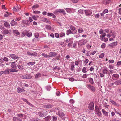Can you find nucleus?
Segmentation results:
<instances>
[{"label": "nucleus", "mask_w": 121, "mask_h": 121, "mask_svg": "<svg viewBox=\"0 0 121 121\" xmlns=\"http://www.w3.org/2000/svg\"><path fill=\"white\" fill-rule=\"evenodd\" d=\"M86 47L88 49H90V48L91 47V46L89 44H87L86 46Z\"/></svg>", "instance_id": "nucleus-59"}, {"label": "nucleus", "mask_w": 121, "mask_h": 121, "mask_svg": "<svg viewBox=\"0 0 121 121\" xmlns=\"http://www.w3.org/2000/svg\"><path fill=\"white\" fill-rule=\"evenodd\" d=\"M22 78L23 79H27L26 76L25 75H24L22 76Z\"/></svg>", "instance_id": "nucleus-56"}, {"label": "nucleus", "mask_w": 121, "mask_h": 121, "mask_svg": "<svg viewBox=\"0 0 121 121\" xmlns=\"http://www.w3.org/2000/svg\"><path fill=\"white\" fill-rule=\"evenodd\" d=\"M30 121H40L38 118H33L30 119Z\"/></svg>", "instance_id": "nucleus-36"}, {"label": "nucleus", "mask_w": 121, "mask_h": 121, "mask_svg": "<svg viewBox=\"0 0 121 121\" xmlns=\"http://www.w3.org/2000/svg\"><path fill=\"white\" fill-rule=\"evenodd\" d=\"M104 56V54L103 53H102L100 54L99 56V58H103Z\"/></svg>", "instance_id": "nucleus-45"}, {"label": "nucleus", "mask_w": 121, "mask_h": 121, "mask_svg": "<svg viewBox=\"0 0 121 121\" xmlns=\"http://www.w3.org/2000/svg\"><path fill=\"white\" fill-rule=\"evenodd\" d=\"M94 103L93 102H91L89 104L88 108L90 110H93L94 109Z\"/></svg>", "instance_id": "nucleus-6"}, {"label": "nucleus", "mask_w": 121, "mask_h": 121, "mask_svg": "<svg viewBox=\"0 0 121 121\" xmlns=\"http://www.w3.org/2000/svg\"><path fill=\"white\" fill-rule=\"evenodd\" d=\"M60 117L63 119L64 120L65 118V116L62 112H61L59 114Z\"/></svg>", "instance_id": "nucleus-18"}, {"label": "nucleus", "mask_w": 121, "mask_h": 121, "mask_svg": "<svg viewBox=\"0 0 121 121\" xmlns=\"http://www.w3.org/2000/svg\"><path fill=\"white\" fill-rule=\"evenodd\" d=\"M9 69L8 68H7L5 69V70L4 71V74H9Z\"/></svg>", "instance_id": "nucleus-28"}, {"label": "nucleus", "mask_w": 121, "mask_h": 121, "mask_svg": "<svg viewBox=\"0 0 121 121\" xmlns=\"http://www.w3.org/2000/svg\"><path fill=\"white\" fill-rule=\"evenodd\" d=\"M11 67L13 68H16L17 67L16 65H15V62H13L12 63L11 65Z\"/></svg>", "instance_id": "nucleus-25"}, {"label": "nucleus", "mask_w": 121, "mask_h": 121, "mask_svg": "<svg viewBox=\"0 0 121 121\" xmlns=\"http://www.w3.org/2000/svg\"><path fill=\"white\" fill-rule=\"evenodd\" d=\"M89 80L91 83L92 84H93V80L92 78H89Z\"/></svg>", "instance_id": "nucleus-47"}, {"label": "nucleus", "mask_w": 121, "mask_h": 121, "mask_svg": "<svg viewBox=\"0 0 121 121\" xmlns=\"http://www.w3.org/2000/svg\"><path fill=\"white\" fill-rule=\"evenodd\" d=\"M119 77V76L118 74H114L112 76V79L114 80H115L118 79Z\"/></svg>", "instance_id": "nucleus-8"}, {"label": "nucleus", "mask_w": 121, "mask_h": 121, "mask_svg": "<svg viewBox=\"0 0 121 121\" xmlns=\"http://www.w3.org/2000/svg\"><path fill=\"white\" fill-rule=\"evenodd\" d=\"M49 57H54L57 55V54L54 52H51L49 54Z\"/></svg>", "instance_id": "nucleus-11"}, {"label": "nucleus", "mask_w": 121, "mask_h": 121, "mask_svg": "<svg viewBox=\"0 0 121 121\" xmlns=\"http://www.w3.org/2000/svg\"><path fill=\"white\" fill-rule=\"evenodd\" d=\"M76 33L77 31H75L72 32L71 30L69 29L67 31L66 34L67 35H69L71 33L74 34Z\"/></svg>", "instance_id": "nucleus-15"}, {"label": "nucleus", "mask_w": 121, "mask_h": 121, "mask_svg": "<svg viewBox=\"0 0 121 121\" xmlns=\"http://www.w3.org/2000/svg\"><path fill=\"white\" fill-rule=\"evenodd\" d=\"M39 35V34L37 33H35V36L36 38H38Z\"/></svg>", "instance_id": "nucleus-60"}, {"label": "nucleus", "mask_w": 121, "mask_h": 121, "mask_svg": "<svg viewBox=\"0 0 121 121\" xmlns=\"http://www.w3.org/2000/svg\"><path fill=\"white\" fill-rule=\"evenodd\" d=\"M60 37H63L65 35L64 33L63 32H61L60 33Z\"/></svg>", "instance_id": "nucleus-46"}, {"label": "nucleus", "mask_w": 121, "mask_h": 121, "mask_svg": "<svg viewBox=\"0 0 121 121\" xmlns=\"http://www.w3.org/2000/svg\"><path fill=\"white\" fill-rule=\"evenodd\" d=\"M17 22L14 21L13 19L12 20L10 24L12 26H14L17 24Z\"/></svg>", "instance_id": "nucleus-23"}, {"label": "nucleus", "mask_w": 121, "mask_h": 121, "mask_svg": "<svg viewBox=\"0 0 121 121\" xmlns=\"http://www.w3.org/2000/svg\"><path fill=\"white\" fill-rule=\"evenodd\" d=\"M13 120L14 121H22L21 119L15 116L13 117Z\"/></svg>", "instance_id": "nucleus-17"}, {"label": "nucleus", "mask_w": 121, "mask_h": 121, "mask_svg": "<svg viewBox=\"0 0 121 121\" xmlns=\"http://www.w3.org/2000/svg\"><path fill=\"white\" fill-rule=\"evenodd\" d=\"M33 12L35 14H39L40 12L39 11H33Z\"/></svg>", "instance_id": "nucleus-49"}, {"label": "nucleus", "mask_w": 121, "mask_h": 121, "mask_svg": "<svg viewBox=\"0 0 121 121\" xmlns=\"http://www.w3.org/2000/svg\"><path fill=\"white\" fill-rule=\"evenodd\" d=\"M95 113L97 114V115L98 116H100L102 115V113L100 111L98 112H95Z\"/></svg>", "instance_id": "nucleus-41"}, {"label": "nucleus", "mask_w": 121, "mask_h": 121, "mask_svg": "<svg viewBox=\"0 0 121 121\" xmlns=\"http://www.w3.org/2000/svg\"><path fill=\"white\" fill-rule=\"evenodd\" d=\"M110 1L108 0H104L103 1V3L105 4H107L109 3Z\"/></svg>", "instance_id": "nucleus-31"}, {"label": "nucleus", "mask_w": 121, "mask_h": 121, "mask_svg": "<svg viewBox=\"0 0 121 121\" xmlns=\"http://www.w3.org/2000/svg\"><path fill=\"white\" fill-rule=\"evenodd\" d=\"M58 12L59 13H62L63 14L65 13V12L62 9H56L54 11V13H56Z\"/></svg>", "instance_id": "nucleus-9"}, {"label": "nucleus", "mask_w": 121, "mask_h": 121, "mask_svg": "<svg viewBox=\"0 0 121 121\" xmlns=\"http://www.w3.org/2000/svg\"><path fill=\"white\" fill-rule=\"evenodd\" d=\"M86 67H83L82 69V71L84 73H85L86 72Z\"/></svg>", "instance_id": "nucleus-54"}, {"label": "nucleus", "mask_w": 121, "mask_h": 121, "mask_svg": "<svg viewBox=\"0 0 121 121\" xmlns=\"http://www.w3.org/2000/svg\"><path fill=\"white\" fill-rule=\"evenodd\" d=\"M17 67L18 68L20 69L23 70L24 69L23 66L21 65H17Z\"/></svg>", "instance_id": "nucleus-39"}, {"label": "nucleus", "mask_w": 121, "mask_h": 121, "mask_svg": "<svg viewBox=\"0 0 121 121\" xmlns=\"http://www.w3.org/2000/svg\"><path fill=\"white\" fill-rule=\"evenodd\" d=\"M44 22L49 24H51V22H50V20L46 18H45V19H44Z\"/></svg>", "instance_id": "nucleus-29"}, {"label": "nucleus", "mask_w": 121, "mask_h": 121, "mask_svg": "<svg viewBox=\"0 0 121 121\" xmlns=\"http://www.w3.org/2000/svg\"><path fill=\"white\" fill-rule=\"evenodd\" d=\"M39 7V5L38 4H36L34 5L32 7V8H38Z\"/></svg>", "instance_id": "nucleus-50"}, {"label": "nucleus", "mask_w": 121, "mask_h": 121, "mask_svg": "<svg viewBox=\"0 0 121 121\" xmlns=\"http://www.w3.org/2000/svg\"><path fill=\"white\" fill-rule=\"evenodd\" d=\"M4 26L7 28H9L10 25L7 22H5L4 24Z\"/></svg>", "instance_id": "nucleus-30"}, {"label": "nucleus", "mask_w": 121, "mask_h": 121, "mask_svg": "<svg viewBox=\"0 0 121 121\" xmlns=\"http://www.w3.org/2000/svg\"><path fill=\"white\" fill-rule=\"evenodd\" d=\"M78 32L79 33H83L84 31V30L83 28H80L78 30Z\"/></svg>", "instance_id": "nucleus-33"}, {"label": "nucleus", "mask_w": 121, "mask_h": 121, "mask_svg": "<svg viewBox=\"0 0 121 121\" xmlns=\"http://www.w3.org/2000/svg\"><path fill=\"white\" fill-rule=\"evenodd\" d=\"M32 35V34L31 33H29L27 35V36L28 37H31Z\"/></svg>", "instance_id": "nucleus-57"}, {"label": "nucleus", "mask_w": 121, "mask_h": 121, "mask_svg": "<svg viewBox=\"0 0 121 121\" xmlns=\"http://www.w3.org/2000/svg\"><path fill=\"white\" fill-rule=\"evenodd\" d=\"M89 61V60L88 59H86L84 61V64L85 65H86L88 63Z\"/></svg>", "instance_id": "nucleus-40"}, {"label": "nucleus", "mask_w": 121, "mask_h": 121, "mask_svg": "<svg viewBox=\"0 0 121 121\" xmlns=\"http://www.w3.org/2000/svg\"><path fill=\"white\" fill-rule=\"evenodd\" d=\"M11 58L14 60L18 58L19 57L17 56L15 54H11L10 55Z\"/></svg>", "instance_id": "nucleus-10"}, {"label": "nucleus", "mask_w": 121, "mask_h": 121, "mask_svg": "<svg viewBox=\"0 0 121 121\" xmlns=\"http://www.w3.org/2000/svg\"><path fill=\"white\" fill-rule=\"evenodd\" d=\"M115 35L114 33L108 34L107 35V36L109 38V40L110 41L113 40L114 38H115Z\"/></svg>", "instance_id": "nucleus-2"}, {"label": "nucleus", "mask_w": 121, "mask_h": 121, "mask_svg": "<svg viewBox=\"0 0 121 121\" xmlns=\"http://www.w3.org/2000/svg\"><path fill=\"white\" fill-rule=\"evenodd\" d=\"M55 37L57 38H59V34L58 33H56L55 34Z\"/></svg>", "instance_id": "nucleus-62"}, {"label": "nucleus", "mask_w": 121, "mask_h": 121, "mask_svg": "<svg viewBox=\"0 0 121 121\" xmlns=\"http://www.w3.org/2000/svg\"><path fill=\"white\" fill-rule=\"evenodd\" d=\"M23 114L21 113L18 114L17 115V117L21 118L23 116Z\"/></svg>", "instance_id": "nucleus-52"}, {"label": "nucleus", "mask_w": 121, "mask_h": 121, "mask_svg": "<svg viewBox=\"0 0 121 121\" xmlns=\"http://www.w3.org/2000/svg\"><path fill=\"white\" fill-rule=\"evenodd\" d=\"M9 33L8 30L6 29L4 30L3 31V33L5 34H7Z\"/></svg>", "instance_id": "nucleus-44"}, {"label": "nucleus", "mask_w": 121, "mask_h": 121, "mask_svg": "<svg viewBox=\"0 0 121 121\" xmlns=\"http://www.w3.org/2000/svg\"><path fill=\"white\" fill-rule=\"evenodd\" d=\"M21 19V18L20 17H16L15 19V21H19Z\"/></svg>", "instance_id": "nucleus-58"}, {"label": "nucleus", "mask_w": 121, "mask_h": 121, "mask_svg": "<svg viewBox=\"0 0 121 121\" xmlns=\"http://www.w3.org/2000/svg\"><path fill=\"white\" fill-rule=\"evenodd\" d=\"M29 21L28 20L25 21L24 20H22V23L23 24H24V26H25L28 24V22Z\"/></svg>", "instance_id": "nucleus-21"}, {"label": "nucleus", "mask_w": 121, "mask_h": 121, "mask_svg": "<svg viewBox=\"0 0 121 121\" xmlns=\"http://www.w3.org/2000/svg\"><path fill=\"white\" fill-rule=\"evenodd\" d=\"M87 42V41L86 39H83L79 40L78 42V45L82 46L85 45Z\"/></svg>", "instance_id": "nucleus-3"}, {"label": "nucleus", "mask_w": 121, "mask_h": 121, "mask_svg": "<svg viewBox=\"0 0 121 121\" xmlns=\"http://www.w3.org/2000/svg\"><path fill=\"white\" fill-rule=\"evenodd\" d=\"M35 63V62H30L28 63H27V65H34Z\"/></svg>", "instance_id": "nucleus-43"}, {"label": "nucleus", "mask_w": 121, "mask_h": 121, "mask_svg": "<svg viewBox=\"0 0 121 121\" xmlns=\"http://www.w3.org/2000/svg\"><path fill=\"white\" fill-rule=\"evenodd\" d=\"M95 113L100 111V109H99L97 106H96L95 108Z\"/></svg>", "instance_id": "nucleus-34"}, {"label": "nucleus", "mask_w": 121, "mask_h": 121, "mask_svg": "<svg viewBox=\"0 0 121 121\" xmlns=\"http://www.w3.org/2000/svg\"><path fill=\"white\" fill-rule=\"evenodd\" d=\"M13 32L14 33L17 35L20 34V33H19L17 30H14Z\"/></svg>", "instance_id": "nucleus-37"}, {"label": "nucleus", "mask_w": 121, "mask_h": 121, "mask_svg": "<svg viewBox=\"0 0 121 121\" xmlns=\"http://www.w3.org/2000/svg\"><path fill=\"white\" fill-rule=\"evenodd\" d=\"M106 46V44L104 43H103L101 45V48H104Z\"/></svg>", "instance_id": "nucleus-55"}, {"label": "nucleus", "mask_w": 121, "mask_h": 121, "mask_svg": "<svg viewBox=\"0 0 121 121\" xmlns=\"http://www.w3.org/2000/svg\"><path fill=\"white\" fill-rule=\"evenodd\" d=\"M70 28L73 31H75V27L71 25L70 26Z\"/></svg>", "instance_id": "nucleus-51"}, {"label": "nucleus", "mask_w": 121, "mask_h": 121, "mask_svg": "<svg viewBox=\"0 0 121 121\" xmlns=\"http://www.w3.org/2000/svg\"><path fill=\"white\" fill-rule=\"evenodd\" d=\"M47 30H53L54 29L52 28L51 26L49 25H46L45 26Z\"/></svg>", "instance_id": "nucleus-20"}, {"label": "nucleus", "mask_w": 121, "mask_h": 121, "mask_svg": "<svg viewBox=\"0 0 121 121\" xmlns=\"http://www.w3.org/2000/svg\"><path fill=\"white\" fill-rule=\"evenodd\" d=\"M108 13V10L107 9H105L104 10L103 12V13L104 14H105L106 13Z\"/></svg>", "instance_id": "nucleus-53"}, {"label": "nucleus", "mask_w": 121, "mask_h": 121, "mask_svg": "<svg viewBox=\"0 0 121 121\" xmlns=\"http://www.w3.org/2000/svg\"><path fill=\"white\" fill-rule=\"evenodd\" d=\"M51 117L49 116H47L44 118L46 121H49L51 119Z\"/></svg>", "instance_id": "nucleus-24"}, {"label": "nucleus", "mask_w": 121, "mask_h": 121, "mask_svg": "<svg viewBox=\"0 0 121 121\" xmlns=\"http://www.w3.org/2000/svg\"><path fill=\"white\" fill-rule=\"evenodd\" d=\"M118 44V42H115L110 43L108 45L109 46L113 48L115 47Z\"/></svg>", "instance_id": "nucleus-4"}, {"label": "nucleus", "mask_w": 121, "mask_h": 121, "mask_svg": "<svg viewBox=\"0 0 121 121\" xmlns=\"http://www.w3.org/2000/svg\"><path fill=\"white\" fill-rule=\"evenodd\" d=\"M102 112L103 114L105 116L108 117V112L106 111L104 109H102Z\"/></svg>", "instance_id": "nucleus-16"}, {"label": "nucleus", "mask_w": 121, "mask_h": 121, "mask_svg": "<svg viewBox=\"0 0 121 121\" xmlns=\"http://www.w3.org/2000/svg\"><path fill=\"white\" fill-rule=\"evenodd\" d=\"M39 116L42 117H44L46 115V114L43 112H39L38 113Z\"/></svg>", "instance_id": "nucleus-19"}, {"label": "nucleus", "mask_w": 121, "mask_h": 121, "mask_svg": "<svg viewBox=\"0 0 121 121\" xmlns=\"http://www.w3.org/2000/svg\"><path fill=\"white\" fill-rule=\"evenodd\" d=\"M85 12L86 15L87 16L90 15L92 13V12L89 10H85Z\"/></svg>", "instance_id": "nucleus-12"}, {"label": "nucleus", "mask_w": 121, "mask_h": 121, "mask_svg": "<svg viewBox=\"0 0 121 121\" xmlns=\"http://www.w3.org/2000/svg\"><path fill=\"white\" fill-rule=\"evenodd\" d=\"M20 8L19 6H15L13 9V10L15 11H17L19 10Z\"/></svg>", "instance_id": "nucleus-22"}, {"label": "nucleus", "mask_w": 121, "mask_h": 121, "mask_svg": "<svg viewBox=\"0 0 121 121\" xmlns=\"http://www.w3.org/2000/svg\"><path fill=\"white\" fill-rule=\"evenodd\" d=\"M25 90L23 89H22L20 87L18 88L17 89V91L18 93H21L25 91Z\"/></svg>", "instance_id": "nucleus-14"}, {"label": "nucleus", "mask_w": 121, "mask_h": 121, "mask_svg": "<svg viewBox=\"0 0 121 121\" xmlns=\"http://www.w3.org/2000/svg\"><path fill=\"white\" fill-rule=\"evenodd\" d=\"M47 16H52L53 18H55L56 17V16L53 13H47Z\"/></svg>", "instance_id": "nucleus-32"}, {"label": "nucleus", "mask_w": 121, "mask_h": 121, "mask_svg": "<svg viewBox=\"0 0 121 121\" xmlns=\"http://www.w3.org/2000/svg\"><path fill=\"white\" fill-rule=\"evenodd\" d=\"M121 83V79H119L116 81L114 83V84L117 85H119Z\"/></svg>", "instance_id": "nucleus-27"}, {"label": "nucleus", "mask_w": 121, "mask_h": 121, "mask_svg": "<svg viewBox=\"0 0 121 121\" xmlns=\"http://www.w3.org/2000/svg\"><path fill=\"white\" fill-rule=\"evenodd\" d=\"M66 10L67 12L70 13L71 12V10L70 8H66Z\"/></svg>", "instance_id": "nucleus-48"}, {"label": "nucleus", "mask_w": 121, "mask_h": 121, "mask_svg": "<svg viewBox=\"0 0 121 121\" xmlns=\"http://www.w3.org/2000/svg\"><path fill=\"white\" fill-rule=\"evenodd\" d=\"M42 56H44V57L46 58H47L49 57L48 55L47 54L44 53H42Z\"/></svg>", "instance_id": "nucleus-42"}, {"label": "nucleus", "mask_w": 121, "mask_h": 121, "mask_svg": "<svg viewBox=\"0 0 121 121\" xmlns=\"http://www.w3.org/2000/svg\"><path fill=\"white\" fill-rule=\"evenodd\" d=\"M102 73H100L99 74L101 77H104V75H108L109 74V70L107 67H105L102 69Z\"/></svg>", "instance_id": "nucleus-1"}, {"label": "nucleus", "mask_w": 121, "mask_h": 121, "mask_svg": "<svg viewBox=\"0 0 121 121\" xmlns=\"http://www.w3.org/2000/svg\"><path fill=\"white\" fill-rule=\"evenodd\" d=\"M87 87L90 90H91L93 92L95 91V89L93 86H91L90 85H88Z\"/></svg>", "instance_id": "nucleus-13"}, {"label": "nucleus", "mask_w": 121, "mask_h": 121, "mask_svg": "<svg viewBox=\"0 0 121 121\" xmlns=\"http://www.w3.org/2000/svg\"><path fill=\"white\" fill-rule=\"evenodd\" d=\"M110 101L111 103L113 105L117 107H119L120 105L117 103H116L112 99H110Z\"/></svg>", "instance_id": "nucleus-5"}, {"label": "nucleus", "mask_w": 121, "mask_h": 121, "mask_svg": "<svg viewBox=\"0 0 121 121\" xmlns=\"http://www.w3.org/2000/svg\"><path fill=\"white\" fill-rule=\"evenodd\" d=\"M9 14L10 13H7L5 14L4 15V16L5 17H8L9 15Z\"/></svg>", "instance_id": "nucleus-64"}, {"label": "nucleus", "mask_w": 121, "mask_h": 121, "mask_svg": "<svg viewBox=\"0 0 121 121\" xmlns=\"http://www.w3.org/2000/svg\"><path fill=\"white\" fill-rule=\"evenodd\" d=\"M9 71L10 72H18V70H16L15 69L13 68H10L9 69Z\"/></svg>", "instance_id": "nucleus-26"}, {"label": "nucleus", "mask_w": 121, "mask_h": 121, "mask_svg": "<svg viewBox=\"0 0 121 121\" xmlns=\"http://www.w3.org/2000/svg\"><path fill=\"white\" fill-rule=\"evenodd\" d=\"M52 106L50 105H46L45 106V107L47 108H52Z\"/></svg>", "instance_id": "nucleus-35"}, {"label": "nucleus", "mask_w": 121, "mask_h": 121, "mask_svg": "<svg viewBox=\"0 0 121 121\" xmlns=\"http://www.w3.org/2000/svg\"><path fill=\"white\" fill-rule=\"evenodd\" d=\"M27 54L29 56H37V53L35 52H34L33 53L30 52H28L27 53Z\"/></svg>", "instance_id": "nucleus-7"}, {"label": "nucleus", "mask_w": 121, "mask_h": 121, "mask_svg": "<svg viewBox=\"0 0 121 121\" xmlns=\"http://www.w3.org/2000/svg\"><path fill=\"white\" fill-rule=\"evenodd\" d=\"M114 60H109V62L111 63H114Z\"/></svg>", "instance_id": "nucleus-61"}, {"label": "nucleus", "mask_w": 121, "mask_h": 121, "mask_svg": "<svg viewBox=\"0 0 121 121\" xmlns=\"http://www.w3.org/2000/svg\"><path fill=\"white\" fill-rule=\"evenodd\" d=\"M41 76V74L40 73H37L35 76V78H38L40 77Z\"/></svg>", "instance_id": "nucleus-38"}, {"label": "nucleus", "mask_w": 121, "mask_h": 121, "mask_svg": "<svg viewBox=\"0 0 121 121\" xmlns=\"http://www.w3.org/2000/svg\"><path fill=\"white\" fill-rule=\"evenodd\" d=\"M121 65V61H118L117 64V66H119Z\"/></svg>", "instance_id": "nucleus-63"}]
</instances>
